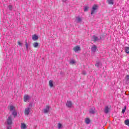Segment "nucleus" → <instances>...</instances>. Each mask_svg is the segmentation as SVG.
<instances>
[{"mask_svg": "<svg viewBox=\"0 0 129 129\" xmlns=\"http://www.w3.org/2000/svg\"><path fill=\"white\" fill-rule=\"evenodd\" d=\"M66 106H67V107L71 108V107H72V102H71V101H67Z\"/></svg>", "mask_w": 129, "mask_h": 129, "instance_id": "nucleus-7", "label": "nucleus"}, {"mask_svg": "<svg viewBox=\"0 0 129 129\" xmlns=\"http://www.w3.org/2000/svg\"><path fill=\"white\" fill-rule=\"evenodd\" d=\"M49 84L50 87L51 88L53 87V86H54V85L53 84V81L50 80L49 82Z\"/></svg>", "mask_w": 129, "mask_h": 129, "instance_id": "nucleus-18", "label": "nucleus"}, {"mask_svg": "<svg viewBox=\"0 0 129 129\" xmlns=\"http://www.w3.org/2000/svg\"><path fill=\"white\" fill-rule=\"evenodd\" d=\"M12 114L13 115H14V117H16V116L18 115V112H17V111H13L12 112Z\"/></svg>", "mask_w": 129, "mask_h": 129, "instance_id": "nucleus-20", "label": "nucleus"}, {"mask_svg": "<svg viewBox=\"0 0 129 129\" xmlns=\"http://www.w3.org/2000/svg\"><path fill=\"white\" fill-rule=\"evenodd\" d=\"M125 81H128L129 80V75H126L125 77Z\"/></svg>", "mask_w": 129, "mask_h": 129, "instance_id": "nucleus-25", "label": "nucleus"}, {"mask_svg": "<svg viewBox=\"0 0 129 129\" xmlns=\"http://www.w3.org/2000/svg\"><path fill=\"white\" fill-rule=\"evenodd\" d=\"M25 102H28V101H30V99H31V97L28 95H25L24 97Z\"/></svg>", "mask_w": 129, "mask_h": 129, "instance_id": "nucleus-5", "label": "nucleus"}, {"mask_svg": "<svg viewBox=\"0 0 129 129\" xmlns=\"http://www.w3.org/2000/svg\"><path fill=\"white\" fill-rule=\"evenodd\" d=\"M110 110H111V107L110 106H105L104 112L106 113V114H107V113L110 112Z\"/></svg>", "mask_w": 129, "mask_h": 129, "instance_id": "nucleus-1", "label": "nucleus"}, {"mask_svg": "<svg viewBox=\"0 0 129 129\" xmlns=\"http://www.w3.org/2000/svg\"><path fill=\"white\" fill-rule=\"evenodd\" d=\"M7 123L8 125H11L13 123V120L12 119V117L9 116L7 119Z\"/></svg>", "mask_w": 129, "mask_h": 129, "instance_id": "nucleus-4", "label": "nucleus"}, {"mask_svg": "<svg viewBox=\"0 0 129 129\" xmlns=\"http://www.w3.org/2000/svg\"><path fill=\"white\" fill-rule=\"evenodd\" d=\"M18 45H19V46H23V43L19 41L18 42Z\"/></svg>", "mask_w": 129, "mask_h": 129, "instance_id": "nucleus-32", "label": "nucleus"}, {"mask_svg": "<svg viewBox=\"0 0 129 129\" xmlns=\"http://www.w3.org/2000/svg\"><path fill=\"white\" fill-rule=\"evenodd\" d=\"M31 110H32V109L30 107H27L25 108V110L24 111V113L25 115H29V114H30V112H31Z\"/></svg>", "mask_w": 129, "mask_h": 129, "instance_id": "nucleus-2", "label": "nucleus"}, {"mask_svg": "<svg viewBox=\"0 0 129 129\" xmlns=\"http://www.w3.org/2000/svg\"><path fill=\"white\" fill-rule=\"evenodd\" d=\"M49 110H50V106H46V107L43 109L44 113H48Z\"/></svg>", "mask_w": 129, "mask_h": 129, "instance_id": "nucleus-10", "label": "nucleus"}, {"mask_svg": "<svg viewBox=\"0 0 129 129\" xmlns=\"http://www.w3.org/2000/svg\"><path fill=\"white\" fill-rule=\"evenodd\" d=\"M97 49V47H96V45H93L91 47V51L92 52H93V53H95V52H96Z\"/></svg>", "mask_w": 129, "mask_h": 129, "instance_id": "nucleus-9", "label": "nucleus"}, {"mask_svg": "<svg viewBox=\"0 0 129 129\" xmlns=\"http://www.w3.org/2000/svg\"><path fill=\"white\" fill-rule=\"evenodd\" d=\"M126 109V107L124 106V108L123 109H122V113H124V112H125V110Z\"/></svg>", "mask_w": 129, "mask_h": 129, "instance_id": "nucleus-26", "label": "nucleus"}, {"mask_svg": "<svg viewBox=\"0 0 129 129\" xmlns=\"http://www.w3.org/2000/svg\"><path fill=\"white\" fill-rule=\"evenodd\" d=\"M71 64H74L75 63V60H72L70 61Z\"/></svg>", "mask_w": 129, "mask_h": 129, "instance_id": "nucleus-30", "label": "nucleus"}, {"mask_svg": "<svg viewBox=\"0 0 129 129\" xmlns=\"http://www.w3.org/2000/svg\"><path fill=\"white\" fill-rule=\"evenodd\" d=\"M93 39L95 42H96V41H98V37L95 35L93 36Z\"/></svg>", "mask_w": 129, "mask_h": 129, "instance_id": "nucleus-17", "label": "nucleus"}, {"mask_svg": "<svg viewBox=\"0 0 129 129\" xmlns=\"http://www.w3.org/2000/svg\"><path fill=\"white\" fill-rule=\"evenodd\" d=\"M85 122L87 124H89V123H90V119L88 118H87L85 119Z\"/></svg>", "mask_w": 129, "mask_h": 129, "instance_id": "nucleus-14", "label": "nucleus"}, {"mask_svg": "<svg viewBox=\"0 0 129 129\" xmlns=\"http://www.w3.org/2000/svg\"><path fill=\"white\" fill-rule=\"evenodd\" d=\"M38 39H39V37L36 34L32 35V40H33V41H37Z\"/></svg>", "mask_w": 129, "mask_h": 129, "instance_id": "nucleus-12", "label": "nucleus"}, {"mask_svg": "<svg viewBox=\"0 0 129 129\" xmlns=\"http://www.w3.org/2000/svg\"><path fill=\"white\" fill-rule=\"evenodd\" d=\"M67 0H62L63 3H66Z\"/></svg>", "mask_w": 129, "mask_h": 129, "instance_id": "nucleus-34", "label": "nucleus"}, {"mask_svg": "<svg viewBox=\"0 0 129 129\" xmlns=\"http://www.w3.org/2000/svg\"><path fill=\"white\" fill-rule=\"evenodd\" d=\"M57 126L58 129L63 128V125L61 123H58Z\"/></svg>", "mask_w": 129, "mask_h": 129, "instance_id": "nucleus-21", "label": "nucleus"}, {"mask_svg": "<svg viewBox=\"0 0 129 129\" xmlns=\"http://www.w3.org/2000/svg\"><path fill=\"white\" fill-rule=\"evenodd\" d=\"M84 11V12H87V11H88V7H85Z\"/></svg>", "mask_w": 129, "mask_h": 129, "instance_id": "nucleus-29", "label": "nucleus"}, {"mask_svg": "<svg viewBox=\"0 0 129 129\" xmlns=\"http://www.w3.org/2000/svg\"><path fill=\"white\" fill-rule=\"evenodd\" d=\"M7 129H12V126L9 125L7 127Z\"/></svg>", "mask_w": 129, "mask_h": 129, "instance_id": "nucleus-31", "label": "nucleus"}, {"mask_svg": "<svg viewBox=\"0 0 129 129\" xmlns=\"http://www.w3.org/2000/svg\"><path fill=\"white\" fill-rule=\"evenodd\" d=\"M25 46L27 50H28V49H29V44H28V42H26Z\"/></svg>", "mask_w": 129, "mask_h": 129, "instance_id": "nucleus-27", "label": "nucleus"}, {"mask_svg": "<svg viewBox=\"0 0 129 129\" xmlns=\"http://www.w3.org/2000/svg\"><path fill=\"white\" fill-rule=\"evenodd\" d=\"M97 8H98V6L97 5H95L93 6L91 12V15H93L94 13H95V11L97 9Z\"/></svg>", "mask_w": 129, "mask_h": 129, "instance_id": "nucleus-3", "label": "nucleus"}, {"mask_svg": "<svg viewBox=\"0 0 129 129\" xmlns=\"http://www.w3.org/2000/svg\"><path fill=\"white\" fill-rule=\"evenodd\" d=\"M33 46L34 48H37V47H39V43L34 42L33 44Z\"/></svg>", "mask_w": 129, "mask_h": 129, "instance_id": "nucleus-15", "label": "nucleus"}, {"mask_svg": "<svg viewBox=\"0 0 129 129\" xmlns=\"http://www.w3.org/2000/svg\"><path fill=\"white\" fill-rule=\"evenodd\" d=\"M89 113H91V114H94V113H95V108H94V107L91 108L89 110Z\"/></svg>", "mask_w": 129, "mask_h": 129, "instance_id": "nucleus-8", "label": "nucleus"}, {"mask_svg": "<svg viewBox=\"0 0 129 129\" xmlns=\"http://www.w3.org/2000/svg\"><path fill=\"white\" fill-rule=\"evenodd\" d=\"M15 106L11 105L9 107V110L10 111H13V110H15Z\"/></svg>", "mask_w": 129, "mask_h": 129, "instance_id": "nucleus-16", "label": "nucleus"}, {"mask_svg": "<svg viewBox=\"0 0 129 129\" xmlns=\"http://www.w3.org/2000/svg\"><path fill=\"white\" fill-rule=\"evenodd\" d=\"M95 66H96V67H99V66H101V63L99 61H97Z\"/></svg>", "mask_w": 129, "mask_h": 129, "instance_id": "nucleus-22", "label": "nucleus"}, {"mask_svg": "<svg viewBox=\"0 0 129 129\" xmlns=\"http://www.w3.org/2000/svg\"><path fill=\"white\" fill-rule=\"evenodd\" d=\"M124 123H125V124H126V125H129V119L125 120L124 121Z\"/></svg>", "mask_w": 129, "mask_h": 129, "instance_id": "nucleus-24", "label": "nucleus"}, {"mask_svg": "<svg viewBox=\"0 0 129 129\" xmlns=\"http://www.w3.org/2000/svg\"><path fill=\"white\" fill-rule=\"evenodd\" d=\"M76 23H79L80 24L82 23V17H80V16L76 17Z\"/></svg>", "mask_w": 129, "mask_h": 129, "instance_id": "nucleus-6", "label": "nucleus"}, {"mask_svg": "<svg viewBox=\"0 0 129 129\" xmlns=\"http://www.w3.org/2000/svg\"><path fill=\"white\" fill-rule=\"evenodd\" d=\"M21 129H26L27 125H26V124H25V123H21Z\"/></svg>", "mask_w": 129, "mask_h": 129, "instance_id": "nucleus-13", "label": "nucleus"}, {"mask_svg": "<svg viewBox=\"0 0 129 129\" xmlns=\"http://www.w3.org/2000/svg\"><path fill=\"white\" fill-rule=\"evenodd\" d=\"M9 9L10 11H12V10H13V6H12V5H9Z\"/></svg>", "mask_w": 129, "mask_h": 129, "instance_id": "nucleus-28", "label": "nucleus"}, {"mask_svg": "<svg viewBox=\"0 0 129 129\" xmlns=\"http://www.w3.org/2000/svg\"><path fill=\"white\" fill-rule=\"evenodd\" d=\"M125 52L126 54H129V47L127 46L125 47Z\"/></svg>", "mask_w": 129, "mask_h": 129, "instance_id": "nucleus-19", "label": "nucleus"}, {"mask_svg": "<svg viewBox=\"0 0 129 129\" xmlns=\"http://www.w3.org/2000/svg\"><path fill=\"white\" fill-rule=\"evenodd\" d=\"M73 50H74V51H75V52H76V53H77V52H78V51H80V47L76 46V47H74Z\"/></svg>", "mask_w": 129, "mask_h": 129, "instance_id": "nucleus-11", "label": "nucleus"}, {"mask_svg": "<svg viewBox=\"0 0 129 129\" xmlns=\"http://www.w3.org/2000/svg\"><path fill=\"white\" fill-rule=\"evenodd\" d=\"M83 74L84 75H85V74H86V72L85 71H83Z\"/></svg>", "mask_w": 129, "mask_h": 129, "instance_id": "nucleus-33", "label": "nucleus"}, {"mask_svg": "<svg viewBox=\"0 0 129 129\" xmlns=\"http://www.w3.org/2000/svg\"><path fill=\"white\" fill-rule=\"evenodd\" d=\"M109 5H113V0H107Z\"/></svg>", "mask_w": 129, "mask_h": 129, "instance_id": "nucleus-23", "label": "nucleus"}]
</instances>
